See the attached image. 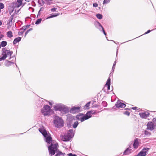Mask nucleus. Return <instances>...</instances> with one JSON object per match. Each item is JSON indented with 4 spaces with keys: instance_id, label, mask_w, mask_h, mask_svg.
Returning a JSON list of instances; mask_svg holds the SVG:
<instances>
[{
    "instance_id": "f257e3e1",
    "label": "nucleus",
    "mask_w": 156,
    "mask_h": 156,
    "mask_svg": "<svg viewBox=\"0 0 156 156\" xmlns=\"http://www.w3.org/2000/svg\"><path fill=\"white\" fill-rule=\"evenodd\" d=\"M39 131L43 135L45 138V141L48 144H51V145L48 147L49 153L51 155H54L55 153V151L57 149L58 144H52L51 137L49 136L47 131L44 129H39Z\"/></svg>"
},
{
    "instance_id": "f03ea898",
    "label": "nucleus",
    "mask_w": 156,
    "mask_h": 156,
    "mask_svg": "<svg viewBox=\"0 0 156 156\" xmlns=\"http://www.w3.org/2000/svg\"><path fill=\"white\" fill-rule=\"evenodd\" d=\"M95 111H90L87 112L86 114L83 116V115L80 114L76 116V118L79 120H80L83 122L86 120H87L91 117V114H95Z\"/></svg>"
},
{
    "instance_id": "7ed1b4c3",
    "label": "nucleus",
    "mask_w": 156,
    "mask_h": 156,
    "mask_svg": "<svg viewBox=\"0 0 156 156\" xmlns=\"http://www.w3.org/2000/svg\"><path fill=\"white\" fill-rule=\"evenodd\" d=\"M12 53L13 52L11 51L10 50H7L5 48H3L2 53L3 56L0 58V61L4 60L8 56L11 57Z\"/></svg>"
},
{
    "instance_id": "20e7f679",
    "label": "nucleus",
    "mask_w": 156,
    "mask_h": 156,
    "mask_svg": "<svg viewBox=\"0 0 156 156\" xmlns=\"http://www.w3.org/2000/svg\"><path fill=\"white\" fill-rule=\"evenodd\" d=\"M53 111L51 109L50 107L48 105H45L41 110L42 113L44 115H47L52 113Z\"/></svg>"
},
{
    "instance_id": "39448f33",
    "label": "nucleus",
    "mask_w": 156,
    "mask_h": 156,
    "mask_svg": "<svg viewBox=\"0 0 156 156\" xmlns=\"http://www.w3.org/2000/svg\"><path fill=\"white\" fill-rule=\"evenodd\" d=\"M54 122L55 126L59 128L63 126V121L61 118L59 117H56L55 119L54 120Z\"/></svg>"
},
{
    "instance_id": "423d86ee",
    "label": "nucleus",
    "mask_w": 156,
    "mask_h": 156,
    "mask_svg": "<svg viewBox=\"0 0 156 156\" xmlns=\"http://www.w3.org/2000/svg\"><path fill=\"white\" fill-rule=\"evenodd\" d=\"M54 109L56 111H64L65 112H68V109L65 108L64 106L60 104L57 105L54 107Z\"/></svg>"
},
{
    "instance_id": "0eeeda50",
    "label": "nucleus",
    "mask_w": 156,
    "mask_h": 156,
    "mask_svg": "<svg viewBox=\"0 0 156 156\" xmlns=\"http://www.w3.org/2000/svg\"><path fill=\"white\" fill-rule=\"evenodd\" d=\"M61 139L62 140L64 141H68L71 139L72 137L69 136L67 133L65 134L64 135L61 136Z\"/></svg>"
},
{
    "instance_id": "6e6552de",
    "label": "nucleus",
    "mask_w": 156,
    "mask_h": 156,
    "mask_svg": "<svg viewBox=\"0 0 156 156\" xmlns=\"http://www.w3.org/2000/svg\"><path fill=\"white\" fill-rule=\"evenodd\" d=\"M149 148H144L143 150L139 152L138 154L137 155L138 156H144L146 155V154L147 153L148 150Z\"/></svg>"
},
{
    "instance_id": "1a4fd4ad",
    "label": "nucleus",
    "mask_w": 156,
    "mask_h": 156,
    "mask_svg": "<svg viewBox=\"0 0 156 156\" xmlns=\"http://www.w3.org/2000/svg\"><path fill=\"white\" fill-rule=\"evenodd\" d=\"M147 126V129L151 130L154 129L155 127V125L152 122H148Z\"/></svg>"
},
{
    "instance_id": "9d476101",
    "label": "nucleus",
    "mask_w": 156,
    "mask_h": 156,
    "mask_svg": "<svg viewBox=\"0 0 156 156\" xmlns=\"http://www.w3.org/2000/svg\"><path fill=\"white\" fill-rule=\"evenodd\" d=\"M80 110V107H74L72 108L70 110L71 113L74 114L76 112H78Z\"/></svg>"
},
{
    "instance_id": "9b49d317",
    "label": "nucleus",
    "mask_w": 156,
    "mask_h": 156,
    "mask_svg": "<svg viewBox=\"0 0 156 156\" xmlns=\"http://www.w3.org/2000/svg\"><path fill=\"white\" fill-rule=\"evenodd\" d=\"M115 105L117 108H124L126 106L124 104L121 103L119 101L117 102Z\"/></svg>"
},
{
    "instance_id": "f8f14e48",
    "label": "nucleus",
    "mask_w": 156,
    "mask_h": 156,
    "mask_svg": "<svg viewBox=\"0 0 156 156\" xmlns=\"http://www.w3.org/2000/svg\"><path fill=\"white\" fill-rule=\"evenodd\" d=\"M139 115L141 118L146 119L149 116L150 114L148 112H145L140 113Z\"/></svg>"
},
{
    "instance_id": "ddd939ff",
    "label": "nucleus",
    "mask_w": 156,
    "mask_h": 156,
    "mask_svg": "<svg viewBox=\"0 0 156 156\" xmlns=\"http://www.w3.org/2000/svg\"><path fill=\"white\" fill-rule=\"evenodd\" d=\"M140 141L139 139L138 138H136L133 144V147L135 148H137L138 147Z\"/></svg>"
},
{
    "instance_id": "4468645a",
    "label": "nucleus",
    "mask_w": 156,
    "mask_h": 156,
    "mask_svg": "<svg viewBox=\"0 0 156 156\" xmlns=\"http://www.w3.org/2000/svg\"><path fill=\"white\" fill-rule=\"evenodd\" d=\"M22 0H17L16 2L15 3V7L19 8L22 4Z\"/></svg>"
},
{
    "instance_id": "2eb2a0df",
    "label": "nucleus",
    "mask_w": 156,
    "mask_h": 156,
    "mask_svg": "<svg viewBox=\"0 0 156 156\" xmlns=\"http://www.w3.org/2000/svg\"><path fill=\"white\" fill-rule=\"evenodd\" d=\"M67 134L71 137H73L74 136V132L73 131V129H71L68 131Z\"/></svg>"
},
{
    "instance_id": "dca6fc26",
    "label": "nucleus",
    "mask_w": 156,
    "mask_h": 156,
    "mask_svg": "<svg viewBox=\"0 0 156 156\" xmlns=\"http://www.w3.org/2000/svg\"><path fill=\"white\" fill-rule=\"evenodd\" d=\"M107 86V89L108 90H109L110 86V78L108 79L105 87H106Z\"/></svg>"
},
{
    "instance_id": "f3484780",
    "label": "nucleus",
    "mask_w": 156,
    "mask_h": 156,
    "mask_svg": "<svg viewBox=\"0 0 156 156\" xmlns=\"http://www.w3.org/2000/svg\"><path fill=\"white\" fill-rule=\"evenodd\" d=\"M97 26L99 27H101V29H102V31L103 32V33L106 36V34L104 30V29L103 28V27L101 26V24H100V23H99V22H97Z\"/></svg>"
},
{
    "instance_id": "a211bd4d",
    "label": "nucleus",
    "mask_w": 156,
    "mask_h": 156,
    "mask_svg": "<svg viewBox=\"0 0 156 156\" xmlns=\"http://www.w3.org/2000/svg\"><path fill=\"white\" fill-rule=\"evenodd\" d=\"M21 38L20 37H18L17 38H15L13 41V44H15L17 43L18 42H19L21 41Z\"/></svg>"
},
{
    "instance_id": "6ab92c4d",
    "label": "nucleus",
    "mask_w": 156,
    "mask_h": 156,
    "mask_svg": "<svg viewBox=\"0 0 156 156\" xmlns=\"http://www.w3.org/2000/svg\"><path fill=\"white\" fill-rule=\"evenodd\" d=\"M59 15V13H55L51 14V16L47 18V19H50L54 17H56Z\"/></svg>"
},
{
    "instance_id": "aec40b11",
    "label": "nucleus",
    "mask_w": 156,
    "mask_h": 156,
    "mask_svg": "<svg viewBox=\"0 0 156 156\" xmlns=\"http://www.w3.org/2000/svg\"><path fill=\"white\" fill-rule=\"evenodd\" d=\"M13 63L11 61H6L5 62V65L7 66H9L10 65L11 63Z\"/></svg>"
},
{
    "instance_id": "412c9836",
    "label": "nucleus",
    "mask_w": 156,
    "mask_h": 156,
    "mask_svg": "<svg viewBox=\"0 0 156 156\" xmlns=\"http://www.w3.org/2000/svg\"><path fill=\"white\" fill-rule=\"evenodd\" d=\"M7 36L9 37H11L13 36L12 32L11 31H9L7 33Z\"/></svg>"
},
{
    "instance_id": "4be33fe9",
    "label": "nucleus",
    "mask_w": 156,
    "mask_h": 156,
    "mask_svg": "<svg viewBox=\"0 0 156 156\" xmlns=\"http://www.w3.org/2000/svg\"><path fill=\"white\" fill-rule=\"evenodd\" d=\"M16 17L15 16V15L14 14L12 15L9 19V23L10 24V23H11L13 19Z\"/></svg>"
},
{
    "instance_id": "5701e85b",
    "label": "nucleus",
    "mask_w": 156,
    "mask_h": 156,
    "mask_svg": "<svg viewBox=\"0 0 156 156\" xmlns=\"http://www.w3.org/2000/svg\"><path fill=\"white\" fill-rule=\"evenodd\" d=\"M130 150L129 148H127L126 150L124 152V154L126 155L129 154L130 153Z\"/></svg>"
},
{
    "instance_id": "b1692460",
    "label": "nucleus",
    "mask_w": 156,
    "mask_h": 156,
    "mask_svg": "<svg viewBox=\"0 0 156 156\" xmlns=\"http://www.w3.org/2000/svg\"><path fill=\"white\" fill-rule=\"evenodd\" d=\"M79 124V123L78 121H76L75 122L74 124H73V127L74 128H76L77 127V126Z\"/></svg>"
},
{
    "instance_id": "393cba45",
    "label": "nucleus",
    "mask_w": 156,
    "mask_h": 156,
    "mask_svg": "<svg viewBox=\"0 0 156 156\" xmlns=\"http://www.w3.org/2000/svg\"><path fill=\"white\" fill-rule=\"evenodd\" d=\"M7 44V42L5 41H2L1 43V46L2 47H5Z\"/></svg>"
},
{
    "instance_id": "a878e982",
    "label": "nucleus",
    "mask_w": 156,
    "mask_h": 156,
    "mask_svg": "<svg viewBox=\"0 0 156 156\" xmlns=\"http://www.w3.org/2000/svg\"><path fill=\"white\" fill-rule=\"evenodd\" d=\"M96 17L99 19H101L102 18V16L100 14H98L96 15Z\"/></svg>"
},
{
    "instance_id": "bb28decb",
    "label": "nucleus",
    "mask_w": 156,
    "mask_h": 156,
    "mask_svg": "<svg viewBox=\"0 0 156 156\" xmlns=\"http://www.w3.org/2000/svg\"><path fill=\"white\" fill-rule=\"evenodd\" d=\"M42 19L40 18L38 19L35 22V24H38L40 23Z\"/></svg>"
},
{
    "instance_id": "cd10ccee",
    "label": "nucleus",
    "mask_w": 156,
    "mask_h": 156,
    "mask_svg": "<svg viewBox=\"0 0 156 156\" xmlns=\"http://www.w3.org/2000/svg\"><path fill=\"white\" fill-rule=\"evenodd\" d=\"M144 134L148 136H149L151 135L150 133L147 131H145Z\"/></svg>"
},
{
    "instance_id": "c85d7f7f",
    "label": "nucleus",
    "mask_w": 156,
    "mask_h": 156,
    "mask_svg": "<svg viewBox=\"0 0 156 156\" xmlns=\"http://www.w3.org/2000/svg\"><path fill=\"white\" fill-rule=\"evenodd\" d=\"M4 7V5L3 3L0 2V9H2Z\"/></svg>"
},
{
    "instance_id": "c756f323",
    "label": "nucleus",
    "mask_w": 156,
    "mask_h": 156,
    "mask_svg": "<svg viewBox=\"0 0 156 156\" xmlns=\"http://www.w3.org/2000/svg\"><path fill=\"white\" fill-rule=\"evenodd\" d=\"M110 0H104L103 2L104 4H106L110 2Z\"/></svg>"
},
{
    "instance_id": "7c9ffc66",
    "label": "nucleus",
    "mask_w": 156,
    "mask_h": 156,
    "mask_svg": "<svg viewBox=\"0 0 156 156\" xmlns=\"http://www.w3.org/2000/svg\"><path fill=\"white\" fill-rule=\"evenodd\" d=\"M90 104V102H88L85 105V107H86V108H87L89 106Z\"/></svg>"
},
{
    "instance_id": "2f4dec72",
    "label": "nucleus",
    "mask_w": 156,
    "mask_h": 156,
    "mask_svg": "<svg viewBox=\"0 0 156 156\" xmlns=\"http://www.w3.org/2000/svg\"><path fill=\"white\" fill-rule=\"evenodd\" d=\"M57 9V8H53L51 9V12H54L55 11H56V10Z\"/></svg>"
},
{
    "instance_id": "473e14b6",
    "label": "nucleus",
    "mask_w": 156,
    "mask_h": 156,
    "mask_svg": "<svg viewBox=\"0 0 156 156\" xmlns=\"http://www.w3.org/2000/svg\"><path fill=\"white\" fill-rule=\"evenodd\" d=\"M68 156H77L76 154H73L72 153H69L68 154Z\"/></svg>"
},
{
    "instance_id": "72a5a7b5",
    "label": "nucleus",
    "mask_w": 156,
    "mask_h": 156,
    "mask_svg": "<svg viewBox=\"0 0 156 156\" xmlns=\"http://www.w3.org/2000/svg\"><path fill=\"white\" fill-rule=\"evenodd\" d=\"M124 114L128 116H129L130 114V113L129 112L126 111L125 113Z\"/></svg>"
},
{
    "instance_id": "f704fd0d",
    "label": "nucleus",
    "mask_w": 156,
    "mask_h": 156,
    "mask_svg": "<svg viewBox=\"0 0 156 156\" xmlns=\"http://www.w3.org/2000/svg\"><path fill=\"white\" fill-rule=\"evenodd\" d=\"M153 121L154 123L156 124V117L153 118Z\"/></svg>"
},
{
    "instance_id": "c9c22d12",
    "label": "nucleus",
    "mask_w": 156,
    "mask_h": 156,
    "mask_svg": "<svg viewBox=\"0 0 156 156\" xmlns=\"http://www.w3.org/2000/svg\"><path fill=\"white\" fill-rule=\"evenodd\" d=\"M93 6L94 7H96L98 6V4L97 3H94L93 4Z\"/></svg>"
},
{
    "instance_id": "e433bc0d",
    "label": "nucleus",
    "mask_w": 156,
    "mask_h": 156,
    "mask_svg": "<svg viewBox=\"0 0 156 156\" xmlns=\"http://www.w3.org/2000/svg\"><path fill=\"white\" fill-rule=\"evenodd\" d=\"M4 36L0 32V40H1V38L3 37Z\"/></svg>"
},
{
    "instance_id": "4c0bfd02",
    "label": "nucleus",
    "mask_w": 156,
    "mask_h": 156,
    "mask_svg": "<svg viewBox=\"0 0 156 156\" xmlns=\"http://www.w3.org/2000/svg\"><path fill=\"white\" fill-rule=\"evenodd\" d=\"M27 28V27L23 26L22 28V29L24 31Z\"/></svg>"
},
{
    "instance_id": "58836bf2",
    "label": "nucleus",
    "mask_w": 156,
    "mask_h": 156,
    "mask_svg": "<svg viewBox=\"0 0 156 156\" xmlns=\"http://www.w3.org/2000/svg\"><path fill=\"white\" fill-rule=\"evenodd\" d=\"M116 64V61H115L114 62V63L113 64V67H112V69H114V68L115 67V66Z\"/></svg>"
},
{
    "instance_id": "ea45409f",
    "label": "nucleus",
    "mask_w": 156,
    "mask_h": 156,
    "mask_svg": "<svg viewBox=\"0 0 156 156\" xmlns=\"http://www.w3.org/2000/svg\"><path fill=\"white\" fill-rule=\"evenodd\" d=\"M151 31V30H148L147 31V32H146L145 33V34H147L148 33H150Z\"/></svg>"
},
{
    "instance_id": "a19ab883",
    "label": "nucleus",
    "mask_w": 156,
    "mask_h": 156,
    "mask_svg": "<svg viewBox=\"0 0 156 156\" xmlns=\"http://www.w3.org/2000/svg\"><path fill=\"white\" fill-rule=\"evenodd\" d=\"M43 8L42 7L41 8L40 10H39L38 12L39 13L40 12V11H43Z\"/></svg>"
},
{
    "instance_id": "79ce46f5",
    "label": "nucleus",
    "mask_w": 156,
    "mask_h": 156,
    "mask_svg": "<svg viewBox=\"0 0 156 156\" xmlns=\"http://www.w3.org/2000/svg\"><path fill=\"white\" fill-rule=\"evenodd\" d=\"M137 108L136 107H134L132 108L133 110H136Z\"/></svg>"
},
{
    "instance_id": "37998d69",
    "label": "nucleus",
    "mask_w": 156,
    "mask_h": 156,
    "mask_svg": "<svg viewBox=\"0 0 156 156\" xmlns=\"http://www.w3.org/2000/svg\"><path fill=\"white\" fill-rule=\"evenodd\" d=\"M29 32V31L28 30L25 33V36H26V35L28 34V33Z\"/></svg>"
},
{
    "instance_id": "c03bdc74",
    "label": "nucleus",
    "mask_w": 156,
    "mask_h": 156,
    "mask_svg": "<svg viewBox=\"0 0 156 156\" xmlns=\"http://www.w3.org/2000/svg\"><path fill=\"white\" fill-rule=\"evenodd\" d=\"M70 119H71L72 120H73V119H74V117L73 116L71 117Z\"/></svg>"
},
{
    "instance_id": "a18cd8bd",
    "label": "nucleus",
    "mask_w": 156,
    "mask_h": 156,
    "mask_svg": "<svg viewBox=\"0 0 156 156\" xmlns=\"http://www.w3.org/2000/svg\"><path fill=\"white\" fill-rule=\"evenodd\" d=\"M41 1L42 2V3L43 4H44V2L43 1V0H39V2H40Z\"/></svg>"
},
{
    "instance_id": "49530a36",
    "label": "nucleus",
    "mask_w": 156,
    "mask_h": 156,
    "mask_svg": "<svg viewBox=\"0 0 156 156\" xmlns=\"http://www.w3.org/2000/svg\"><path fill=\"white\" fill-rule=\"evenodd\" d=\"M49 104L51 105H52V104L50 102H49Z\"/></svg>"
},
{
    "instance_id": "de8ad7c7",
    "label": "nucleus",
    "mask_w": 156,
    "mask_h": 156,
    "mask_svg": "<svg viewBox=\"0 0 156 156\" xmlns=\"http://www.w3.org/2000/svg\"><path fill=\"white\" fill-rule=\"evenodd\" d=\"M32 28H30V29H29L28 30V31H29V32L31 30H32Z\"/></svg>"
},
{
    "instance_id": "09e8293b",
    "label": "nucleus",
    "mask_w": 156,
    "mask_h": 156,
    "mask_svg": "<svg viewBox=\"0 0 156 156\" xmlns=\"http://www.w3.org/2000/svg\"><path fill=\"white\" fill-rule=\"evenodd\" d=\"M32 28H30V29H29L28 30V31H29V32L31 30H32Z\"/></svg>"
},
{
    "instance_id": "8fccbe9b",
    "label": "nucleus",
    "mask_w": 156,
    "mask_h": 156,
    "mask_svg": "<svg viewBox=\"0 0 156 156\" xmlns=\"http://www.w3.org/2000/svg\"><path fill=\"white\" fill-rule=\"evenodd\" d=\"M30 25H27L25 27H27V28H28L29 27Z\"/></svg>"
},
{
    "instance_id": "3c124183",
    "label": "nucleus",
    "mask_w": 156,
    "mask_h": 156,
    "mask_svg": "<svg viewBox=\"0 0 156 156\" xmlns=\"http://www.w3.org/2000/svg\"><path fill=\"white\" fill-rule=\"evenodd\" d=\"M2 24V22L1 21H0V26Z\"/></svg>"
},
{
    "instance_id": "603ef678",
    "label": "nucleus",
    "mask_w": 156,
    "mask_h": 156,
    "mask_svg": "<svg viewBox=\"0 0 156 156\" xmlns=\"http://www.w3.org/2000/svg\"><path fill=\"white\" fill-rule=\"evenodd\" d=\"M25 0L26 1H28H28H29L30 0Z\"/></svg>"
},
{
    "instance_id": "864d4df0",
    "label": "nucleus",
    "mask_w": 156,
    "mask_h": 156,
    "mask_svg": "<svg viewBox=\"0 0 156 156\" xmlns=\"http://www.w3.org/2000/svg\"><path fill=\"white\" fill-rule=\"evenodd\" d=\"M103 103H104H104H106V102H103Z\"/></svg>"
},
{
    "instance_id": "5fc2aeb1",
    "label": "nucleus",
    "mask_w": 156,
    "mask_h": 156,
    "mask_svg": "<svg viewBox=\"0 0 156 156\" xmlns=\"http://www.w3.org/2000/svg\"><path fill=\"white\" fill-rule=\"evenodd\" d=\"M1 44H0V48H1Z\"/></svg>"
},
{
    "instance_id": "6e6d98bb",
    "label": "nucleus",
    "mask_w": 156,
    "mask_h": 156,
    "mask_svg": "<svg viewBox=\"0 0 156 156\" xmlns=\"http://www.w3.org/2000/svg\"><path fill=\"white\" fill-rule=\"evenodd\" d=\"M117 52H116V56L117 55Z\"/></svg>"
},
{
    "instance_id": "4d7b16f0",
    "label": "nucleus",
    "mask_w": 156,
    "mask_h": 156,
    "mask_svg": "<svg viewBox=\"0 0 156 156\" xmlns=\"http://www.w3.org/2000/svg\"><path fill=\"white\" fill-rule=\"evenodd\" d=\"M69 118L68 119V120H69Z\"/></svg>"
}]
</instances>
